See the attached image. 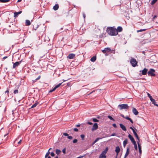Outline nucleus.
Masks as SVG:
<instances>
[{"label": "nucleus", "instance_id": "obj_8", "mask_svg": "<svg viewBox=\"0 0 158 158\" xmlns=\"http://www.w3.org/2000/svg\"><path fill=\"white\" fill-rule=\"evenodd\" d=\"M128 137L131 140V141L132 143H135V141L134 140L133 137L130 134H129V135H128Z\"/></svg>", "mask_w": 158, "mask_h": 158}, {"label": "nucleus", "instance_id": "obj_1", "mask_svg": "<svg viewBox=\"0 0 158 158\" xmlns=\"http://www.w3.org/2000/svg\"><path fill=\"white\" fill-rule=\"evenodd\" d=\"M107 31L109 35L111 36L116 35L118 34L117 29L112 27H108Z\"/></svg>", "mask_w": 158, "mask_h": 158}, {"label": "nucleus", "instance_id": "obj_26", "mask_svg": "<svg viewBox=\"0 0 158 158\" xmlns=\"http://www.w3.org/2000/svg\"><path fill=\"white\" fill-rule=\"evenodd\" d=\"M38 104V102L35 103V104H34L33 105L31 106V108H34L35 107L37 106V105Z\"/></svg>", "mask_w": 158, "mask_h": 158}, {"label": "nucleus", "instance_id": "obj_59", "mask_svg": "<svg viewBox=\"0 0 158 158\" xmlns=\"http://www.w3.org/2000/svg\"><path fill=\"white\" fill-rule=\"evenodd\" d=\"M7 58V56H4V57H3V59L4 60V59H6Z\"/></svg>", "mask_w": 158, "mask_h": 158}, {"label": "nucleus", "instance_id": "obj_28", "mask_svg": "<svg viewBox=\"0 0 158 158\" xmlns=\"http://www.w3.org/2000/svg\"><path fill=\"white\" fill-rule=\"evenodd\" d=\"M60 152H61V151L60 150L58 149H56V153L57 155L59 154L60 153Z\"/></svg>", "mask_w": 158, "mask_h": 158}, {"label": "nucleus", "instance_id": "obj_31", "mask_svg": "<svg viewBox=\"0 0 158 158\" xmlns=\"http://www.w3.org/2000/svg\"><path fill=\"white\" fill-rule=\"evenodd\" d=\"M62 83V82L61 83H60L58 85H56L55 86V88L56 89L57 88H58L60 86V85H61Z\"/></svg>", "mask_w": 158, "mask_h": 158}, {"label": "nucleus", "instance_id": "obj_44", "mask_svg": "<svg viewBox=\"0 0 158 158\" xmlns=\"http://www.w3.org/2000/svg\"><path fill=\"white\" fill-rule=\"evenodd\" d=\"M51 155L52 156H55V154L54 153V152H52L51 153Z\"/></svg>", "mask_w": 158, "mask_h": 158}, {"label": "nucleus", "instance_id": "obj_30", "mask_svg": "<svg viewBox=\"0 0 158 158\" xmlns=\"http://www.w3.org/2000/svg\"><path fill=\"white\" fill-rule=\"evenodd\" d=\"M133 143V144L134 145V148H135V149L136 150H137V145L136 144V142H135V143Z\"/></svg>", "mask_w": 158, "mask_h": 158}, {"label": "nucleus", "instance_id": "obj_57", "mask_svg": "<svg viewBox=\"0 0 158 158\" xmlns=\"http://www.w3.org/2000/svg\"><path fill=\"white\" fill-rule=\"evenodd\" d=\"M130 128L131 129L132 131H133L135 130L133 129V128H132V127H130Z\"/></svg>", "mask_w": 158, "mask_h": 158}, {"label": "nucleus", "instance_id": "obj_20", "mask_svg": "<svg viewBox=\"0 0 158 158\" xmlns=\"http://www.w3.org/2000/svg\"><path fill=\"white\" fill-rule=\"evenodd\" d=\"M96 60V57L95 56H93L90 59V60L92 62H94Z\"/></svg>", "mask_w": 158, "mask_h": 158}, {"label": "nucleus", "instance_id": "obj_21", "mask_svg": "<svg viewBox=\"0 0 158 158\" xmlns=\"http://www.w3.org/2000/svg\"><path fill=\"white\" fill-rule=\"evenodd\" d=\"M108 148H106L102 152V154H103L104 155H105L106 154V153L108 151Z\"/></svg>", "mask_w": 158, "mask_h": 158}, {"label": "nucleus", "instance_id": "obj_53", "mask_svg": "<svg viewBox=\"0 0 158 158\" xmlns=\"http://www.w3.org/2000/svg\"><path fill=\"white\" fill-rule=\"evenodd\" d=\"M40 78V76H39L38 78L35 79L36 80H39Z\"/></svg>", "mask_w": 158, "mask_h": 158}, {"label": "nucleus", "instance_id": "obj_32", "mask_svg": "<svg viewBox=\"0 0 158 158\" xmlns=\"http://www.w3.org/2000/svg\"><path fill=\"white\" fill-rule=\"evenodd\" d=\"M157 0H152L151 2V4L152 5L154 4L157 1Z\"/></svg>", "mask_w": 158, "mask_h": 158}, {"label": "nucleus", "instance_id": "obj_64", "mask_svg": "<svg viewBox=\"0 0 158 158\" xmlns=\"http://www.w3.org/2000/svg\"><path fill=\"white\" fill-rule=\"evenodd\" d=\"M22 0H18V2H20Z\"/></svg>", "mask_w": 158, "mask_h": 158}, {"label": "nucleus", "instance_id": "obj_56", "mask_svg": "<svg viewBox=\"0 0 158 158\" xmlns=\"http://www.w3.org/2000/svg\"><path fill=\"white\" fill-rule=\"evenodd\" d=\"M83 17L84 19H85V13H83Z\"/></svg>", "mask_w": 158, "mask_h": 158}, {"label": "nucleus", "instance_id": "obj_14", "mask_svg": "<svg viewBox=\"0 0 158 158\" xmlns=\"http://www.w3.org/2000/svg\"><path fill=\"white\" fill-rule=\"evenodd\" d=\"M120 151V148L118 146H117L115 148V151L117 155Z\"/></svg>", "mask_w": 158, "mask_h": 158}, {"label": "nucleus", "instance_id": "obj_15", "mask_svg": "<svg viewBox=\"0 0 158 158\" xmlns=\"http://www.w3.org/2000/svg\"><path fill=\"white\" fill-rule=\"evenodd\" d=\"M22 11H19L18 12H15L14 13V17L15 18L17 17L18 15L21 14Z\"/></svg>", "mask_w": 158, "mask_h": 158}, {"label": "nucleus", "instance_id": "obj_36", "mask_svg": "<svg viewBox=\"0 0 158 158\" xmlns=\"http://www.w3.org/2000/svg\"><path fill=\"white\" fill-rule=\"evenodd\" d=\"M92 119H93V121L94 122H98V120L96 118H93Z\"/></svg>", "mask_w": 158, "mask_h": 158}, {"label": "nucleus", "instance_id": "obj_16", "mask_svg": "<svg viewBox=\"0 0 158 158\" xmlns=\"http://www.w3.org/2000/svg\"><path fill=\"white\" fill-rule=\"evenodd\" d=\"M123 28L122 27L119 26L118 27H117V31L118 32H118H121L122 31Z\"/></svg>", "mask_w": 158, "mask_h": 158}, {"label": "nucleus", "instance_id": "obj_9", "mask_svg": "<svg viewBox=\"0 0 158 158\" xmlns=\"http://www.w3.org/2000/svg\"><path fill=\"white\" fill-rule=\"evenodd\" d=\"M21 61L16 62L15 63H14L13 68H15L16 67L19 66V65L21 63Z\"/></svg>", "mask_w": 158, "mask_h": 158}, {"label": "nucleus", "instance_id": "obj_60", "mask_svg": "<svg viewBox=\"0 0 158 158\" xmlns=\"http://www.w3.org/2000/svg\"><path fill=\"white\" fill-rule=\"evenodd\" d=\"M157 17V16L156 15H154L153 17V19H155Z\"/></svg>", "mask_w": 158, "mask_h": 158}, {"label": "nucleus", "instance_id": "obj_55", "mask_svg": "<svg viewBox=\"0 0 158 158\" xmlns=\"http://www.w3.org/2000/svg\"><path fill=\"white\" fill-rule=\"evenodd\" d=\"M87 123L88 124L90 125H92V124H93V123L92 122H88Z\"/></svg>", "mask_w": 158, "mask_h": 158}, {"label": "nucleus", "instance_id": "obj_35", "mask_svg": "<svg viewBox=\"0 0 158 158\" xmlns=\"http://www.w3.org/2000/svg\"><path fill=\"white\" fill-rule=\"evenodd\" d=\"M81 139L82 140H84V139L85 135L83 134H82L81 135Z\"/></svg>", "mask_w": 158, "mask_h": 158}, {"label": "nucleus", "instance_id": "obj_13", "mask_svg": "<svg viewBox=\"0 0 158 158\" xmlns=\"http://www.w3.org/2000/svg\"><path fill=\"white\" fill-rule=\"evenodd\" d=\"M121 128L124 131H126L127 129L122 124L120 123L119 124Z\"/></svg>", "mask_w": 158, "mask_h": 158}, {"label": "nucleus", "instance_id": "obj_42", "mask_svg": "<svg viewBox=\"0 0 158 158\" xmlns=\"http://www.w3.org/2000/svg\"><path fill=\"white\" fill-rule=\"evenodd\" d=\"M133 132L135 136L137 135L135 130L133 131Z\"/></svg>", "mask_w": 158, "mask_h": 158}, {"label": "nucleus", "instance_id": "obj_63", "mask_svg": "<svg viewBox=\"0 0 158 158\" xmlns=\"http://www.w3.org/2000/svg\"><path fill=\"white\" fill-rule=\"evenodd\" d=\"M8 92H9V91H8V90H6L5 91V93H8Z\"/></svg>", "mask_w": 158, "mask_h": 158}, {"label": "nucleus", "instance_id": "obj_52", "mask_svg": "<svg viewBox=\"0 0 158 158\" xmlns=\"http://www.w3.org/2000/svg\"><path fill=\"white\" fill-rule=\"evenodd\" d=\"M116 135V134L115 133L112 134L110 136H115Z\"/></svg>", "mask_w": 158, "mask_h": 158}, {"label": "nucleus", "instance_id": "obj_19", "mask_svg": "<svg viewBox=\"0 0 158 158\" xmlns=\"http://www.w3.org/2000/svg\"><path fill=\"white\" fill-rule=\"evenodd\" d=\"M128 140L127 139H125L123 142V145L124 147H125V146L127 143Z\"/></svg>", "mask_w": 158, "mask_h": 158}, {"label": "nucleus", "instance_id": "obj_23", "mask_svg": "<svg viewBox=\"0 0 158 158\" xmlns=\"http://www.w3.org/2000/svg\"><path fill=\"white\" fill-rule=\"evenodd\" d=\"M25 23L26 26H29L31 24V22L29 20H26Z\"/></svg>", "mask_w": 158, "mask_h": 158}, {"label": "nucleus", "instance_id": "obj_11", "mask_svg": "<svg viewBox=\"0 0 158 158\" xmlns=\"http://www.w3.org/2000/svg\"><path fill=\"white\" fill-rule=\"evenodd\" d=\"M148 71V69L146 68H144L142 71V74L143 75H145L147 74Z\"/></svg>", "mask_w": 158, "mask_h": 158}, {"label": "nucleus", "instance_id": "obj_50", "mask_svg": "<svg viewBox=\"0 0 158 158\" xmlns=\"http://www.w3.org/2000/svg\"><path fill=\"white\" fill-rule=\"evenodd\" d=\"M22 139H20L19 141L18 142V144H19L21 143V142L22 141Z\"/></svg>", "mask_w": 158, "mask_h": 158}, {"label": "nucleus", "instance_id": "obj_41", "mask_svg": "<svg viewBox=\"0 0 158 158\" xmlns=\"http://www.w3.org/2000/svg\"><path fill=\"white\" fill-rule=\"evenodd\" d=\"M77 142V140L76 139H75L74 140H73V143H76Z\"/></svg>", "mask_w": 158, "mask_h": 158}, {"label": "nucleus", "instance_id": "obj_45", "mask_svg": "<svg viewBox=\"0 0 158 158\" xmlns=\"http://www.w3.org/2000/svg\"><path fill=\"white\" fill-rule=\"evenodd\" d=\"M112 126L114 127V128H117V126H116V125L115 124V123H114L112 124Z\"/></svg>", "mask_w": 158, "mask_h": 158}, {"label": "nucleus", "instance_id": "obj_10", "mask_svg": "<svg viewBox=\"0 0 158 158\" xmlns=\"http://www.w3.org/2000/svg\"><path fill=\"white\" fill-rule=\"evenodd\" d=\"M130 151H129V148H127V151L125 155L124 158H126L127 156L128 155Z\"/></svg>", "mask_w": 158, "mask_h": 158}, {"label": "nucleus", "instance_id": "obj_34", "mask_svg": "<svg viewBox=\"0 0 158 158\" xmlns=\"http://www.w3.org/2000/svg\"><path fill=\"white\" fill-rule=\"evenodd\" d=\"M146 30V29H140V30H137V32H139L145 31Z\"/></svg>", "mask_w": 158, "mask_h": 158}, {"label": "nucleus", "instance_id": "obj_5", "mask_svg": "<svg viewBox=\"0 0 158 158\" xmlns=\"http://www.w3.org/2000/svg\"><path fill=\"white\" fill-rule=\"evenodd\" d=\"M102 52L104 53H105L106 52L108 53H112L111 49L109 48H105L104 50L102 51Z\"/></svg>", "mask_w": 158, "mask_h": 158}, {"label": "nucleus", "instance_id": "obj_12", "mask_svg": "<svg viewBox=\"0 0 158 158\" xmlns=\"http://www.w3.org/2000/svg\"><path fill=\"white\" fill-rule=\"evenodd\" d=\"M132 112L135 115H138V112L137 110L134 108H133L132 109Z\"/></svg>", "mask_w": 158, "mask_h": 158}, {"label": "nucleus", "instance_id": "obj_24", "mask_svg": "<svg viewBox=\"0 0 158 158\" xmlns=\"http://www.w3.org/2000/svg\"><path fill=\"white\" fill-rule=\"evenodd\" d=\"M125 118L128 120H129L132 123H133V122L132 120L130 118H129V117H128L127 116Z\"/></svg>", "mask_w": 158, "mask_h": 158}, {"label": "nucleus", "instance_id": "obj_38", "mask_svg": "<svg viewBox=\"0 0 158 158\" xmlns=\"http://www.w3.org/2000/svg\"><path fill=\"white\" fill-rule=\"evenodd\" d=\"M56 89L55 88V87L53 88L52 89L50 90L49 91V92H52L54 91Z\"/></svg>", "mask_w": 158, "mask_h": 158}, {"label": "nucleus", "instance_id": "obj_29", "mask_svg": "<svg viewBox=\"0 0 158 158\" xmlns=\"http://www.w3.org/2000/svg\"><path fill=\"white\" fill-rule=\"evenodd\" d=\"M152 102V104H153L154 105L158 106V104L156 103V102L154 99Z\"/></svg>", "mask_w": 158, "mask_h": 158}, {"label": "nucleus", "instance_id": "obj_48", "mask_svg": "<svg viewBox=\"0 0 158 158\" xmlns=\"http://www.w3.org/2000/svg\"><path fill=\"white\" fill-rule=\"evenodd\" d=\"M135 137L136 138L138 139V142L139 141V137L138 135L135 136Z\"/></svg>", "mask_w": 158, "mask_h": 158}, {"label": "nucleus", "instance_id": "obj_27", "mask_svg": "<svg viewBox=\"0 0 158 158\" xmlns=\"http://www.w3.org/2000/svg\"><path fill=\"white\" fill-rule=\"evenodd\" d=\"M10 1V0H0V2L2 3H5L8 2Z\"/></svg>", "mask_w": 158, "mask_h": 158}, {"label": "nucleus", "instance_id": "obj_3", "mask_svg": "<svg viewBox=\"0 0 158 158\" xmlns=\"http://www.w3.org/2000/svg\"><path fill=\"white\" fill-rule=\"evenodd\" d=\"M155 70L152 69H151L148 72V76H154L155 75Z\"/></svg>", "mask_w": 158, "mask_h": 158}, {"label": "nucleus", "instance_id": "obj_18", "mask_svg": "<svg viewBox=\"0 0 158 158\" xmlns=\"http://www.w3.org/2000/svg\"><path fill=\"white\" fill-rule=\"evenodd\" d=\"M138 149L139 152L140 154H141L142 153V150L141 149V146L139 145V142H138Z\"/></svg>", "mask_w": 158, "mask_h": 158}, {"label": "nucleus", "instance_id": "obj_37", "mask_svg": "<svg viewBox=\"0 0 158 158\" xmlns=\"http://www.w3.org/2000/svg\"><path fill=\"white\" fill-rule=\"evenodd\" d=\"M50 152L48 151V152L46 153L45 156V158H46L48 157V156L50 154Z\"/></svg>", "mask_w": 158, "mask_h": 158}, {"label": "nucleus", "instance_id": "obj_7", "mask_svg": "<svg viewBox=\"0 0 158 158\" xmlns=\"http://www.w3.org/2000/svg\"><path fill=\"white\" fill-rule=\"evenodd\" d=\"M98 126L97 123H94L93 125V126L92 128V130L94 131L97 130L98 128Z\"/></svg>", "mask_w": 158, "mask_h": 158}, {"label": "nucleus", "instance_id": "obj_2", "mask_svg": "<svg viewBox=\"0 0 158 158\" xmlns=\"http://www.w3.org/2000/svg\"><path fill=\"white\" fill-rule=\"evenodd\" d=\"M118 107L120 108L121 110L124 109H128L129 108L128 105L126 104H119L118 105Z\"/></svg>", "mask_w": 158, "mask_h": 158}, {"label": "nucleus", "instance_id": "obj_46", "mask_svg": "<svg viewBox=\"0 0 158 158\" xmlns=\"http://www.w3.org/2000/svg\"><path fill=\"white\" fill-rule=\"evenodd\" d=\"M73 130L75 131H76V132L78 131V129L77 128H74L73 129Z\"/></svg>", "mask_w": 158, "mask_h": 158}, {"label": "nucleus", "instance_id": "obj_33", "mask_svg": "<svg viewBox=\"0 0 158 158\" xmlns=\"http://www.w3.org/2000/svg\"><path fill=\"white\" fill-rule=\"evenodd\" d=\"M108 118H109L111 120H112L113 121L114 120V119L111 116H110V115H108Z\"/></svg>", "mask_w": 158, "mask_h": 158}, {"label": "nucleus", "instance_id": "obj_54", "mask_svg": "<svg viewBox=\"0 0 158 158\" xmlns=\"http://www.w3.org/2000/svg\"><path fill=\"white\" fill-rule=\"evenodd\" d=\"M147 95H148V97L149 98H150V97H152V96L150 95V94L148 93Z\"/></svg>", "mask_w": 158, "mask_h": 158}, {"label": "nucleus", "instance_id": "obj_49", "mask_svg": "<svg viewBox=\"0 0 158 158\" xmlns=\"http://www.w3.org/2000/svg\"><path fill=\"white\" fill-rule=\"evenodd\" d=\"M150 98V100H151V102H152V101L154 99H153V98H152V97H150V98Z\"/></svg>", "mask_w": 158, "mask_h": 158}, {"label": "nucleus", "instance_id": "obj_47", "mask_svg": "<svg viewBox=\"0 0 158 158\" xmlns=\"http://www.w3.org/2000/svg\"><path fill=\"white\" fill-rule=\"evenodd\" d=\"M63 135L65 136H68L69 135L66 133H63Z\"/></svg>", "mask_w": 158, "mask_h": 158}, {"label": "nucleus", "instance_id": "obj_22", "mask_svg": "<svg viewBox=\"0 0 158 158\" xmlns=\"http://www.w3.org/2000/svg\"><path fill=\"white\" fill-rule=\"evenodd\" d=\"M106 156L104 155L102 153H101V154L100 155L99 158H106Z\"/></svg>", "mask_w": 158, "mask_h": 158}, {"label": "nucleus", "instance_id": "obj_6", "mask_svg": "<svg viewBox=\"0 0 158 158\" xmlns=\"http://www.w3.org/2000/svg\"><path fill=\"white\" fill-rule=\"evenodd\" d=\"M75 55L73 53H71L69 54L67 56V58L69 59H73L75 57Z\"/></svg>", "mask_w": 158, "mask_h": 158}, {"label": "nucleus", "instance_id": "obj_51", "mask_svg": "<svg viewBox=\"0 0 158 158\" xmlns=\"http://www.w3.org/2000/svg\"><path fill=\"white\" fill-rule=\"evenodd\" d=\"M20 137V136H19L18 137H17L16 139L15 140V142H16L18 140V139H19V137Z\"/></svg>", "mask_w": 158, "mask_h": 158}, {"label": "nucleus", "instance_id": "obj_58", "mask_svg": "<svg viewBox=\"0 0 158 158\" xmlns=\"http://www.w3.org/2000/svg\"><path fill=\"white\" fill-rule=\"evenodd\" d=\"M85 156V155H84L83 156H79L78 157H77V158H82L83 157H84Z\"/></svg>", "mask_w": 158, "mask_h": 158}, {"label": "nucleus", "instance_id": "obj_40", "mask_svg": "<svg viewBox=\"0 0 158 158\" xmlns=\"http://www.w3.org/2000/svg\"><path fill=\"white\" fill-rule=\"evenodd\" d=\"M62 152H63L64 154L66 152V148H64L62 150Z\"/></svg>", "mask_w": 158, "mask_h": 158}, {"label": "nucleus", "instance_id": "obj_25", "mask_svg": "<svg viewBox=\"0 0 158 158\" xmlns=\"http://www.w3.org/2000/svg\"><path fill=\"white\" fill-rule=\"evenodd\" d=\"M102 138H96L95 140L92 143V145H94V144L96 142H97L99 140L101 139Z\"/></svg>", "mask_w": 158, "mask_h": 158}, {"label": "nucleus", "instance_id": "obj_62", "mask_svg": "<svg viewBox=\"0 0 158 158\" xmlns=\"http://www.w3.org/2000/svg\"><path fill=\"white\" fill-rule=\"evenodd\" d=\"M121 116L122 117H123V118H125V117H124V115H123V114H122V115H121Z\"/></svg>", "mask_w": 158, "mask_h": 158}, {"label": "nucleus", "instance_id": "obj_17", "mask_svg": "<svg viewBox=\"0 0 158 158\" xmlns=\"http://www.w3.org/2000/svg\"><path fill=\"white\" fill-rule=\"evenodd\" d=\"M59 5L58 4H56L53 7V9L55 10H56L58 9Z\"/></svg>", "mask_w": 158, "mask_h": 158}, {"label": "nucleus", "instance_id": "obj_61", "mask_svg": "<svg viewBox=\"0 0 158 158\" xmlns=\"http://www.w3.org/2000/svg\"><path fill=\"white\" fill-rule=\"evenodd\" d=\"M76 126L77 127H79L80 126V124H77V125H76Z\"/></svg>", "mask_w": 158, "mask_h": 158}, {"label": "nucleus", "instance_id": "obj_43", "mask_svg": "<svg viewBox=\"0 0 158 158\" xmlns=\"http://www.w3.org/2000/svg\"><path fill=\"white\" fill-rule=\"evenodd\" d=\"M68 138L69 139H73V137L72 136H68Z\"/></svg>", "mask_w": 158, "mask_h": 158}, {"label": "nucleus", "instance_id": "obj_39", "mask_svg": "<svg viewBox=\"0 0 158 158\" xmlns=\"http://www.w3.org/2000/svg\"><path fill=\"white\" fill-rule=\"evenodd\" d=\"M18 92V91L17 90H15L14 92V94H17Z\"/></svg>", "mask_w": 158, "mask_h": 158}, {"label": "nucleus", "instance_id": "obj_4", "mask_svg": "<svg viewBox=\"0 0 158 158\" xmlns=\"http://www.w3.org/2000/svg\"><path fill=\"white\" fill-rule=\"evenodd\" d=\"M130 63L133 67H135L137 65V62L135 59L132 58L130 60Z\"/></svg>", "mask_w": 158, "mask_h": 158}]
</instances>
